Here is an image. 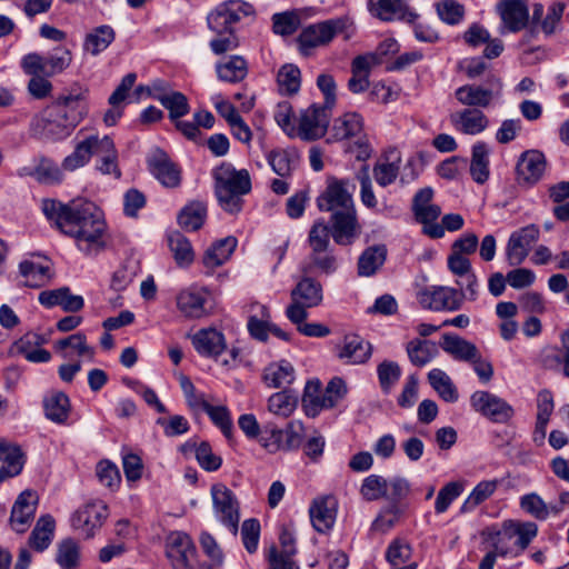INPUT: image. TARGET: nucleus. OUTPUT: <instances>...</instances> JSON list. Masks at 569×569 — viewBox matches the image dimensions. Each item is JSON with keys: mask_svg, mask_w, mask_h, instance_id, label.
Returning <instances> with one entry per match:
<instances>
[{"mask_svg": "<svg viewBox=\"0 0 569 569\" xmlns=\"http://www.w3.org/2000/svg\"><path fill=\"white\" fill-rule=\"evenodd\" d=\"M42 211L63 234L73 238L78 249L86 254L104 248L107 223L102 211L93 202L72 200L66 204L54 199H44Z\"/></svg>", "mask_w": 569, "mask_h": 569, "instance_id": "f257e3e1", "label": "nucleus"}, {"mask_svg": "<svg viewBox=\"0 0 569 569\" xmlns=\"http://www.w3.org/2000/svg\"><path fill=\"white\" fill-rule=\"evenodd\" d=\"M212 176L219 206L228 213H239L242 210V197L251 191L248 170H237L231 163L222 162L213 170Z\"/></svg>", "mask_w": 569, "mask_h": 569, "instance_id": "f03ea898", "label": "nucleus"}, {"mask_svg": "<svg viewBox=\"0 0 569 569\" xmlns=\"http://www.w3.org/2000/svg\"><path fill=\"white\" fill-rule=\"evenodd\" d=\"M538 533V526L531 521L506 520L500 529L488 528L482 536L499 556H518L525 551Z\"/></svg>", "mask_w": 569, "mask_h": 569, "instance_id": "7ed1b4c3", "label": "nucleus"}, {"mask_svg": "<svg viewBox=\"0 0 569 569\" xmlns=\"http://www.w3.org/2000/svg\"><path fill=\"white\" fill-rule=\"evenodd\" d=\"M347 393V383L340 377H333L325 388L319 379L309 380L301 398L302 411L309 418H317L323 411L338 407Z\"/></svg>", "mask_w": 569, "mask_h": 569, "instance_id": "20e7f679", "label": "nucleus"}, {"mask_svg": "<svg viewBox=\"0 0 569 569\" xmlns=\"http://www.w3.org/2000/svg\"><path fill=\"white\" fill-rule=\"evenodd\" d=\"M253 6L243 0H227L219 3L207 16L208 28L217 36L231 34L234 26L244 18H253Z\"/></svg>", "mask_w": 569, "mask_h": 569, "instance_id": "39448f33", "label": "nucleus"}, {"mask_svg": "<svg viewBox=\"0 0 569 569\" xmlns=\"http://www.w3.org/2000/svg\"><path fill=\"white\" fill-rule=\"evenodd\" d=\"M89 89L79 82H73L64 89L51 103L64 121L74 130L88 113Z\"/></svg>", "mask_w": 569, "mask_h": 569, "instance_id": "423d86ee", "label": "nucleus"}, {"mask_svg": "<svg viewBox=\"0 0 569 569\" xmlns=\"http://www.w3.org/2000/svg\"><path fill=\"white\" fill-rule=\"evenodd\" d=\"M71 62V51L66 47H57L48 56L37 52L26 54L21 60V68L24 73H42V76L53 77L68 69Z\"/></svg>", "mask_w": 569, "mask_h": 569, "instance_id": "0eeeda50", "label": "nucleus"}, {"mask_svg": "<svg viewBox=\"0 0 569 569\" xmlns=\"http://www.w3.org/2000/svg\"><path fill=\"white\" fill-rule=\"evenodd\" d=\"M502 82L496 74H489L485 84H465L456 89L455 97L463 106L476 109L488 108L500 98Z\"/></svg>", "mask_w": 569, "mask_h": 569, "instance_id": "6e6552de", "label": "nucleus"}, {"mask_svg": "<svg viewBox=\"0 0 569 569\" xmlns=\"http://www.w3.org/2000/svg\"><path fill=\"white\" fill-rule=\"evenodd\" d=\"M249 440L258 441L269 452L291 450L302 443V435L296 429H242Z\"/></svg>", "mask_w": 569, "mask_h": 569, "instance_id": "1a4fd4ad", "label": "nucleus"}, {"mask_svg": "<svg viewBox=\"0 0 569 569\" xmlns=\"http://www.w3.org/2000/svg\"><path fill=\"white\" fill-rule=\"evenodd\" d=\"M331 109L313 103L302 110L295 136L305 141H315L322 138L328 129Z\"/></svg>", "mask_w": 569, "mask_h": 569, "instance_id": "9d476101", "label": "nucleus"}, {"mask_svg": "<svg viewBox=\"0 0 569 569\" xmlns=\"http://www.w3.org/2000/svg\"><path fill=\"white\" fill-rule=\"evenodd\" d=\"M213 509L219 521L229 528L233 536L239 529V502L234 493L224 485L217 483L211 487Z\"/></svg>", "mask_w": 569, "mask_h": 569, "instance_id": "9b49d317", "label": "nucleus"}, {"mask_svg": "<svg viewBox=\"0 0 569 569\" xmlns=\"http://www.w3.org/2000/svg\"><path fill=\"white\" fill-rule=\"evenodd\" d=\"M348 22V18H336L306 27L298 37L300 48L305 50L328 44L347 28Z\"/></svg>", "mask_w": 569, "mask_h": 569, "instance_id": "f8f14e48", "label": "nucleus"}, {"mask_svg": "<svg viewBox=\"0 0 569 569\" xmlns=\"http://www.w3.org/2000/svg\"><path fill=\"white\" fill-rule=\"evenodd\" d=\"M108 517L107 506L94 500L87 502L74 511L71 517V525L84 538H91L101 528Z\"/></svg>", "mask_w": 569, "mask_h": 569, "instance_id": "ddd939ff", "label": "nucleus"}, {"mask_svg": "<svg viewBox=\"0 0 569 569\" xmlns=\"http://www.w3.org/2000/svg\"><path fill=\"white\" fill-rule=\"evenodd\" d=\"M540 230L535 223L511 232L506 246V259L509 266H520L528 257L531 246L539 239Z\"/></svg>", "mask_w": 569, "mask_h": 569, "instance_id": "4468645a", "label": "nucleus"}, {"mask_svg": "<svg viewBox=\"0 0 569 569\" xmlns=\"http://www.w3.org/2000/svg\"><path fill=\"white\" fill-rule=\"evenodd\" d=\"M31 129L34 134L51 140L64 139L73 131L51 104L32 119Z\"/></svg>", "mask_w": 569, "mask_h": 569, "instance_id": "2eb2a0df", "label": "nucleus"}, {"mask_svg": "<svg viewBox=\"0 0 569 569\" xmlns=\"http://www.w3.org/2000/svg\"><path fill=\"white\" fill-rule=\"evenodd\" d=\"M465 293L450 287H431L419 293V302L432 311H456L462 306Z\"/></svg>", "mask_w": 569, "mask_h": 569, "instance_id": "dca6fc26", "label": "nucleus"}, {"mask_svg": "<svg viewBox=\"0 0 569 569\" xmlns=\"http://www.w3.org/2000/svg\"><path fill=\"white\" fill-rule=\"evenodd\" d=\"M470 400L472 407L493 423H508L515 415L506 400L489 391H476Z\"/></svg>", "mask_w": 569, "mask_h": 569, "instance_id": "f3484780", "label": "nucleus"}, {"mask_svg": "<svg viewBox=\"0 0 569 569\" xmlns=\"http://www.w3.org/2000/svg\"><path fill=\"white\" fill-rule=\"evenodd\" d=\"M329 222L333 241L339 246H350L359 237L360 226L355 207L333 212Z\"/></svg>", "mask_w": 569, "mask_h": 569, "instance_id": "a211bd4d", "label": "nucleus"}, {"mask_svg": "<svg viewBox=\"0 0 569 569\" xmlns=\"http://www.w3.org/2000/svg\"><path fill=\"white\" fill-rule=\"evenodd\" d=\"M349 182L346 180L330 179L323 193L317 199V204L321 211L348 210L353 208L352 194L348 189Z\"/></svg>", "mask_w": 569, "mask_h": 569, "instance_id": "6ab92c4d", "label": "nucleus"}, {"mask_svg": "<svg viewBox=\"0 0 569 569\" xmlns=\"http://www.w3.org/2000/svg\"><path fill=\"white\" fill-rule=\"evenodd\" d=\"M38 502L39 497L33 490H23L18 496L10 513V526L16 532L23 533L28 530L34 518Z\"/></svg>", "mask_w": 569, "mask_h": 569, "instance_id": "aec40b11", "label": "nucleus"}, {"mask_svg": "<svg viewBox=\"0 0 569 569\" xmlns=\"http://www.w3.org/2000/svg\"><path fill=\"white\" fill-rule=\"evenodd\" d=\"M166 552L176 569H186L196 556V547L187 533L173 531L167 537Z\"/></svg>", "mask_w": 569, "mask_h": 569, "instance_id": "412c9836", "label": "nucleus"}, {"mask_svg": "<svg viewBox=\"0 0 569 569\" xmlns=\"http://www.w3.org/2000/svg\"><path fill=\"white\" fill-rule=\"evenodd\" d=\"M338 501L331 496H322L312 500L309 515L312 527L320 533L330 531L336 522Z\"/></svg>", "mask_w": 569, "mask_h": 569, "instance_id": "4be33fe9", "label": "nucleus"}, {"mask_svg": "<svg viewBox=\"0 0 569 569\" xmlns=\"http://www.w3.org/2000/svg\"><path fill=\"white\" fill-rule=\"evenodd\" d=\"M151 173L168 188L178 187L181 182L179 168L161 149H154L147 159Z\"/></svg>", "mask_w": 569, "mask_h": 569, "instance_id": "5701e85b", "label": "nucleus"}, {"mask_svg": "<svg viewBox=\"0 0 569 569\" xmlns=\"http://www.w3.org/2000/svg\"><path fill=\"white\" fill-rule=\"evenodd\" d=\"M503 30L519 32L529 23V9L526 0H503L498 3Z\"/></svg>", "mask_w": 569, "mask_h": 569, "instance_id": "b1692460", "label": "nucleus"}, {"mask_svg": "<svg viewBox=\"0 0 569 569\" xmlns=\"http://www.w3.org/2000/svg\"><path fill=\"white\" fill-rule=\"evenodd\" d=\"M370 12L382 21L403 20L415 23L418 13L409 10L405 0H369Z\"/></svg>", "mask_w": 569, "mask_h": 569, "instance_id": "393cba45", "label": "nucleus"}, {"mask_svg": "<svg viewBox=\"0 0 569 569\" xmlns=\"http://www.w3.org/2000/svg\"><path fill=\"white\" fill-rule=\"evenodd\" d=\"M292 302L289 306H298L303 310L313 308L322 302V286L313 278L305 277L291 291Z\"/></svg>", "mask_w": 569, "mask_h": 569, "instance_id": "a878e982", "label": "nucleus"}, {"mask_svg": "<svg viewBox=\"0 0 569 569\" xmlns=\"http://www.w3.org/2000/svg\"><path fill=\"white\" fill-rule=\"evenodd\" d=\"M372 355V345L358 335H347L337 357L345 363L363 365Z\"/></svg>", "mask_w": 569, "mask_h": 569, "instance_id": "bb28decb", "label": "nucleus"}, {"mask_svg": "<svg viewBox=\"0 0 569 569\" xmlns=\"http://www.w3.org/2000/svg\"><path fill=\"white\" fill-rule=\"evenodd\" d=\"M450 121L458 131L470 136L481 133L489 126L488 117L476 108H466L451 114Z\"/></svg>", "mask_w": 569, "mask_h": 569, "instance_id": "cd10ccee", "label": "nucleus"}, {"mask_svg": "<svg viewBox=\"0 0 569 569\" xmlns=\"http://www.w3.org/2000/svg\"><path fill=\"white\" fill-rule=\"evenodd\" d=\"M546 169V159L542 152L538 150L525 151L517 163L518 180L528 184L536 183L543 174Z\"/></svg>", "mask_w": 569, "mask_h": 569, "instance_id": "c85d7f7f", "label": "nucleus"}, {"mask_svg": "<svg viewBox=\"0 0 569 569\" xmlns=\"http://www.w3.org/2000/svg\"><path fill=\"white\" fill-rule=\"evenodd\" d=\"M191 340L196 351L208 358L219 357L227 347L223 333L212 328L199 330Z\"/></svg>", "mask_w": 569, "mask_h": 569, "instance_id": "c756f323", "label": "nucleus"}, {"mask_svg": "<svg viewBox=\"0 0 569 569\" xmlns=\"http://www.w3.org/2000/svg\"><path fill=\"white\" fill-rule=\"evenodd\" d=\"M433 190L430 187L419 189L413 199L411 210L417 222L423 224L435 222L441 214V209L438 204L431 203Z\"/></svg>", "mask_w": 569, "mask_h": 569, "instance_id": "7c9ffc66", "label": "nucleus"}, {"mask_svg": "<svg viewBox=\"0 0 569 569\" xmlns=\"http://www.w3.org/2000/svg\"><path fill=\"white\" fill-rule=\"evenodd\" d=\"M388 250L386 244H373L366 248L358 258L357 273L359 277H373L383 267Z\"/></svg>", "mask_w": 569, "mask_h": 569, "instance_id": "2f4dec72", "label": "nucleus"}, {"mask_svg": "<svg viewBox=\"0 0 569 569\" xmlns=\"http://www.w3.org/2000/svg\"><path fill=\"white\" fill-rule=\"evenodd\" d=\"M308 311L298 306H288L286 316L292 325L296 326L297 331L306 337L325 338L331 333L328 326L319 322H307Z\"/></svg>", "mask_w": 569, "mask_h": 569, "instance_id": "473e14b6", "label": "nucleus"}, {"mask_svg": "<svg viewBox=\"0 0 569 569\" xmlns=\"http://www.w3.org/2000/svg\"><path fill=\"white\" fill-rule=\"evenodd\" d=\"M441 349L455 360L470 362L477 357L479 349L475 343L455 333L442 335Z\"/></svg>", "mask_w": 569, "mask_h": 569, "instance_id": "72a5a7b5", "label": "nucleus"}, {"mask_svg": "<svg viewBox=\"0 0 569 569\" xmlns=\"http://www.w3.org/2000/svg\"><path fill=\"white\" fill-rule=\"evenodd\" d=\"M93 156L98 157L97 169L101 173L113 174L116 178H120L121 171L118 167V152L109 136H103L99 139Z\"/></svg>", "mask_w": 569, "mask_h": 569, "instance_id": "f704fd0d", "label": "nucleus"}, {"mask_svg": "<svg viewBox=\"0 0 569 569\" xmlns=\"http://www.w3.org/2000/svg\"><path fill=\"white\" fill-rule=\"evenodd\" d=\"M99 139L100 138L97 134H91L84 140L78 142L73 152L64 158L62 168L68 171H74L87 164L96 153Z\"/></svg>", "mask_w": 569, "mask_h": 569, "instance_id": "c9c22d12", "label": "nucleus"}, {"mask_svg": "<svg viewBox=\"0 0 569 569\" xmlns=\"http://www.w3.org/2000/svg\"><path fill=\"white\" fill-rule=\"evenodd\" d=\"M207 297L201 291L182 290L177 297V307L188 318H201L207 315Z\"/></svg>", "mask_w": 569, "mask_h": 569, "instance_id": "e433bc0d", "label": "nucleus"}, {"mask_svg": "<svg viewBox=\"0 0 569 569\" xmlns=\"http://www.w3.org/2000/svg\"><path fill=\"white\" fill-rule=\"evenodd\" d=\"M362 129V117L357 112H346L333 120L331 134L340 141L358 136Z\"/></svg>", "mask_w": 569, "mask_h": 569, "instance_id": "4c0bfd02", "label": "nucleus"}, {"mask_svg": "<svg viewBox=\"0 0 569 569\" xmlns=\"http://www.w3.org/2000/svg\"><path fill=\"white\" fill-rule=\"evenodd\" d=\"M406 351L410 362L416 367H425L438 353V346L431 340L412 339L406 346Z\"/></svg>", "mask_w": 569, "mask_h": 569, "instance_id": "58836bf2", "label": "nucleus"}, {"mask_svg": "<svg viewBox=\"0 0 569 569\" xmlns=\"http://www.w3.org/2000/svg\"><path fill=\"white\" fill-rule=\"evenodd\" d=\"M54 528L56 522L51 515L41 516L31 531L29 546L39 552L46 550L52 541Z\"/></svg>", "mask_w": 569, "mask_h": 569, "instance_id": "ea45409f", "label": "nucleus"}, {"mask_svg": "<svg viewBox=\"0 0 569 569\" xmlns=\"http://www.w3.org/2000/svg\"><path fill=\"white\" fill-rule=\"evenodd\" d=\"M234 237H227L214 242L203 254L202 262L207 268L213 269L224 263L237 247Z\"/></svg>", "mask_w": 569, "mask_h": 569, "instance_id": "a19ab883", "label": "nucleus"}, {"mask_svg": "<svg viewBox=\"0 0 569 569\" xmlns=\"http://www.w3.org/2000/svg\"><path fill=\"white\" fill-rule=\"evenodd\" d=\"M46 417L54 423H63L70 411V400L63 392L56 391L44 397Z\"/></svg>", "mask_w": 569, "mask_h": 569, "instance_id": "79ce46f5", "label": "nucleus"}, {"mask_svg": "<svg viewBox=\"0 0 569 569\" xmlns=\"http://www.w3.org/2000/svg\"><path fill=\"white\" fill-rule=\"evenodd\" d=\"M153 99L159 101L169 112V119L177 121L190 111L187 97L179 91L152 93Z\"/></svg>", "mask_w": 569, "mask_h": 569, "instance_id": "37998d69", "label": "nucleus"}, {"mask_svg": "<svg viewBox=\"0 0 569 569\" xmlns=\"http://www.w3.org/2000/svg\"><path fill=\"white\" fill-rule=\"evenodd\" d=\"M207 218V206L202 201H192L184 206L178 214V223L187 231L199 230Z\"/></svg>", "mask_w": 569, "mask_h": 569, "instance_id": "c03bdc74", "label": "nucleus"}, {"mask_svg": "<svg viewBox=\"0 0 569 569\" xmlns=\"http://www.w3.org/2000/svg\"><path fill=\"white\" fill-rule=\"evenodd\" d=\"M217 76L221 81L237 83L248 74V64L241 56H231L227 61L216 66Z\"/></svg>", "mask_w": 569, "mask_h": 569, "instance_id": "a18cd8bd", "label": "nucleus"}, {"mask_svg": "<svg viewBox=\"0 0 569 569\" xmlns=\"http://www.w3.org/2000/svg\"><path fill=\"white\" fill-rule=\"evenodd\" d=\"M489 149L485 142H477L472 147L470 174L475 182L482 184L489 178Z\"/></svg>", "mask_w": 569, "mask_h": 569, "instance_id": "49530a36", "label": "nucleus"}, {"mask_svg": "<svg viewBox=\"0 0 569 569\" xmlns=\"http://www.w3.org/2000/svg\"><path fill=\"white\" fill-rule=\"evenodd\" d=\"M114 38V30L110 26L97 27L86 36L83 49L92 56H98L113 42Z\"/></svg>", "mask_w": 569, "mask_h": 569, "instance_id": "de8ad7c7", "label": "nucleus"}, {"mask_svg": "<svg viewBox=\"0 0 569 569\" xmlns=\"http://www.w3.org/2000/svg\"><path fill=\"white\" fill-rule=\"evenodd\" d=\"M520 507L523 511L538 520H546L550 515H559V508L553 503H546L537 493L531 492L520 498Z\"/></svg>", "mask_w": 569, "mask_h": 569, "instance_id": "09e8293b", "label": "nucleus"}, {"mask_svg": "<svg viewBox=\"0 0 569 569\" xmlns=\"http://www.w3.org/2000/svg\"><path fill=\"white\" fill-rule=\"evenodd\" d=\"M264 382L271 388H283L295 380V369L292 365L286 360L279 363L270 365L263 375Z\"/></svg>", "mask_w": 569, "mask_h": 569, "instance_id": "8fccbe9b", "label": "nucleus"}, {"mask_svg": "<svg viewBox=\"0 0 569 569\" xmlns=\"http://www.w3.org/2000/svg\"><path fill=\"white\" fill-rule=\"evenodd\" d=\"M168 246L174 261L180 267H188L194 259L192 246L187 237L179 231L171 232L168 236Z\"/></svg>", "mask_w": 569, "mask_h": 569, "instance_id": "3c124183", "label": "nucleus"}, {"mask_svg": "<svg viewBox=\"0 0 569 569\" xmlns=\"http://www.w3.org/2000/svg\"><path fill=\"white\" fill-rule=\"evenodd\" d=\"M19 271L26 279L24 284L30 288H40L46 286L51 278L49 266L36 263L29 260L20 262Z\"/></svg>", "mask_w": 569, "mask_h": 569, "instance_id": "603ef678", "label": "nucleus"}, {"mask_svg": "<svg viewBox=\"0 0 569 569\" xmlns=\"http://www.w3.org/2000/svg\"><path fill=\"white\" fill-rule=\"evenodd\" d=\"M428 381L437 393L447 402L458 400V390L450 377L441 369H432L428 373Z\"/></svg>", "mask_w": 569, "mask_h": 569, "instance_id": "864d4df0", "label": "nucleus"}, {"mask_svg": "<svg viewBox=\"0 0 569 569\" xmlns=\"http://www.w3.org/2000/svg\"><path fill=\"white\" fill-rule=\"evenodd\" d=\"M277 83L281 94H296L300 90L301 86L300 69L292 63L283 64L278 71Z\"/></svg>", "mask_w": 569, "mask_h": 569, "instance_id": "5fc2aeb1", "label": "nucleus"}, {"mask_svg": "<svg viewBox=\"0 0 569 569\" xmlns=\"http://www.w3.org/2000/svg\"><path fill=\"white\" fill-rule=\"evenodd\" d=\"M337 258L332 248L310 249L309 264L305 268V272L317 269L323 273L330 274L337 270Z\"/></svg>", "mask_w": 569, "mask_h": 569, "instance_id": "6e6d98bb", "label": "nucleus"}, {"mask_svg": "<svg viewBox=\"0 0 569 569\" xmlns=\"http://www.w3.org/2000/svg\"><path fill=\"white\" fill-rule=\"evenodd\" d=\"M79 558V546L74 540L64 539L58 545L56 561L62 569H76Z\"/></svg>", "mask_w": 569, "mask_h": 569, "instance_id": "4d7b16f0", "label": "nucleus"}, {"mask_svg": "<svg viewBox=\"0 0 569 569\" xmlns=\"http://www.w3.org/2000/svg\"><path fill=\"white\" fill-rule=\"evenodd\" d=\"M56 348L58 350L71 348L79 357L90 361L93 360L94 357V348L87 343V337L82 332H77L67 338L60 339L56 342Z\"/></svg>", "mask_w": 569, "mask_h": 569, "instance_id": "13d9d810", "label": "nucleus"}, {"mask_svg": "<svg viewBox=\"0 0 569 569\" xmlns=\"http://www.w3.org/2000/svg\"><path fill=\"white\" fill-rule=\"evenodd\" d=\"M298 403V397L291 391L283 390L273 393L268 401V408L270 412L288 417L296 408Z\"/></svg>", "mask_w": 569, "mask_h": 569, "instance_id": "bf43d9fd", "label": "nucleus"}, {"mask_svg": "<svg viewBox=\"0 0 569 569\" xmlns=\"http://www.w3.org/2000/svg\"><path fill=\"white\" fill-rule=\"evenodd\" d=\"M379 385L383 392L388 393L401 377V368L396 361L383 360L377 367Z\"/></svg>", "mask_w": 569, "mask_h": 569, "instance_id": "052dcab7", "label": "nucleus"}, {"mask_svg": "<svg viewBox=\"0 0 569 569\" xmlns=\"http://www.w3.org/2000/svg\"><path fill=\"white\" fill-rule=\"evenodd\" d=\"M436 11L440 20L449 26L460 23L465 17V7L455 0L437 2Z\"/></svg>", "mask_w": 569, "mask_h": 569, "instance_id": "680f3d73", "label": "nucleus"}, {"mask_svg": "<svg viewBox=\"0 0 569 569\" xmlns=\"http://www.w3.org/2000/svg\"><path fill=\"white\" fill-rule=\"evenodd\" d=\"M300 26V17L295 11L274 13L272 16L273 32L280 36L293 34Z\"/></svg>", "mask_w": 569, "mask_h": 569, "instance_id": "e2e57ef3", "label": "nucleus"}, {"mask_svg": "<svg viewBox=\"0 0 569 569\" xmlns=\"http://www.w3.org/2000/svg\"><path fill=\"white\" fill-rule=\"evenodd\" d=\"M193 448L196 453V459L199 465L207 471H216L221 466V458L216 456L212 452V449L208 442H201L199 446L196 445H186L182 447L183 451H187V448Z\"/></svg>", "mask_w": 569, "mask_h": 569, "instance_id": "0e129e2a", "label": "nucleus"}, {"mask_svg": "<svg viewBox=\"0 0 569 569\" xmlns=\"http://www.w3.org/2000/svg\"><path fill=\"white\" fill-rule=\"evenodd\" d=\"M331 230L329 224L322 220H316L308 234V244L310 249H327L330 247Z\"/></svg>", "mask_w": 569, "mask_h": 569, "instance_id": "69168bd1", "label": "nucleus"}, {"mask_svg": "<svg viewBox=\"0 0 569 569\" xmlns=\"http://www.w3.org/2000/svg\"><path fill=\"white\" fill-rule=\"evenodd\" d=\"M411 556V546L403 539L392 540L386 550V560L392 567H398L408 562Z\"/></svg>", "mask_w": 569, "mask_h": 569, "instance_id": "338daca9", "label": "nucleus"}, {"mask_svg": "<svg viewBox=\"0 0 569 569\" xmlns=\"http://www.w3.org/2000/svg\"><path fill=\"white\" fill-rule=\"evenodd\" d=\"M497 487H498L497 480H485V481L479 482L473 488V490L471 491V493L469 495V497L462 505V508H461L462 511H468V510L477 507L481 502H483L496 491Z\"/></svg>", "mask_w": 569, "mask_h": 569, "instance_id": "774afa93", "label": "nucleus"}]
</instances>
